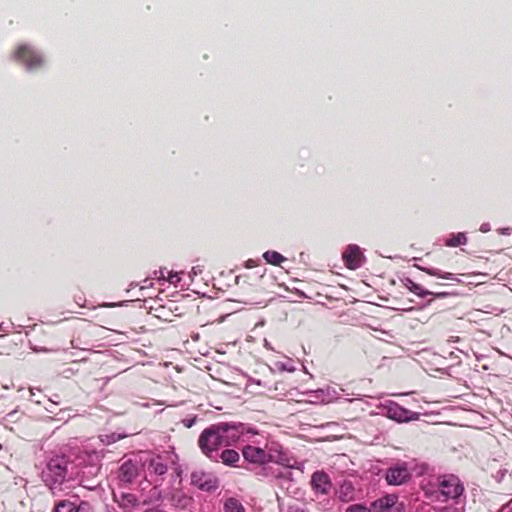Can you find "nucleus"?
I'll return each instance as SVG.
<instances>
[{
  "instance_id": "obj_1",
  "label": "nucleus",
  "mask_w": 512,
  "mask_h": 512,
  "mask_svg": "<svg viewBox=\"0 0 512 512\" xmlns=\"http://www.w3.org/2000/svg\"><path fill=\"white\" fill-rule=\"evenodd\" d=\"M240 439L237 429L228 423L212 424L198 437L201 452L210 460H216L222 448L235 445Z\"/></svg>"
},
{
  "instance_id": "obj_2",
  "label": "nucleus",
  "mask_w": 512,
  "mask_h": 512,
  "mask_svg": "<svg viewBox=\"0 0 512 512\" xmlns=\"http://www.w3.org/2000/svg\"><path fill=\"white\" fill-rule=\"evenodd\" d=\"M439 492L443 496L442 501L456 499L462 495L464 487L455 475H445L439 478Z\"/></svg>"
},
{
  "instance_id": "obj_3",
  "label": "nucleus",
  "mask_w": 512,
  "mask_h": 512,
  "mask_svg": "<svg viewBox=\"0 0 512 512\" xmlns=\"http://www.w3.org/2000/svg\"><path fill=\"white\" fill-rule=\"evenodd\" d=\"M16 61L23 63L28 70H34L42 66L43 59L34 49L26 44L19 45L14 51Z\"/></svg>"
},
{
  "instance_id": "obj_4",
  "label": "nucleus",
  "mask_w": 512,
  "mask_h": 512,
  "mask_svg": "<svg viewBox=\"0 0 512 512\" xmlns=\"http://www.w3.org/2000/svg\"><path fill=\"white\" fill-rule=\"evenodd\" d=\"M411 479V473L406 463L390 466L385 471V480L389 485L399 486Z\"/></svg>"
},
{
  "instance_id": "obj_5",
  "label": "nucleus",
  "mask_w": 512,
  "mask_h": 512,
  "mask_svg": "<svg viewBox=\"0 0 512 512\" xmlns=\"http://www.w3.org/2000/svg\"><path fill=\"white\" fill-rule=\"evenodd\" d=\"M191 484L202 491L211 492L219 487V480L210 472L195 470L191 473Z\"/></svg>"
},
{
  "instance_id": "obj_6",
  "label": "nucleus",
  "mask_w": 512,
  "mask_h": 512,
  "mask_svg": "<svg viewBox=\"0 0 512 512\" xmlns=\"http://www.w3.org/2000/svg\"><path fill=\"white\" fill-rule=\"evenodd\" d=\"M242 455L245 461L256 465H264L272 460V456L264 448L253 445L244 446Z\"/></svg>"
},
{
  "instance_id": "obj_7",
  "label": "nucleus",
  "mask_w": 512,
  "mask_h": 512,
  "mask_svg": "<svg viewBox=\"0 0 512 512\" xmlns=\"http://www.w3.org/2000/svg\"><path fill=\"white\" fill-rule=\"evenodd\" d=\"M170 464H172V461L167 455H154L145 462L149 475H155L157 477L165 475L168 472Z\"/></svg>"
},
{
  "instance_id": "obj_8",
  "label": "nucleus",
  "mask_w": 512,
  "mask_h": 512,
  "mask_svg": "<svg viewBox=\"0 0 512 512\" xmlns=\"http://www.w3.org/2000/svg\"><path fill=\"white\" fill-rule=\"evenodd\" d=\"M342 258L345 265L351 270L361 267L364 259L360 248L356 245H349L344 251Z\"/></svg>"
},
{
  "instance_id": "obj_9",
  "label": "nucleus",
  "mask_w": 512,
  "mask_h": 512,
  "mask_svg": "<svg viewBox=\"0 0 512 512\" xmlns=\"http://www.w3.org/2000/svg\"><path fill=\"white\" fill-rule=\"evenodd\" d=\"M311 487L316 493L326 495L329 493L332 483L330 477L323 471H316L311 477Z\"/></svg>"
},
{
  "instance_id": "obj_10",
  "label": "nucleus",
  "mask_w": 512,
  "mask_h": 512,
  "mask_svg": "<svg viewBox=\"0 0 512 512\" xmlns=\"http://www.w3.org/2000/svg\"><path fill=\"white\" fill-rule=\"evenodd\" d=\"M168 499L172 506L179 509H187L193 504V498L181 489L172 490Z\"/></svg>"
},
{
  "instance_id": "obj_11",
  "label": "nucleus",
  "mask_w": 512,
  "mask_h": 512,
  "mask_svg": "<svg viewBox=\"0 0 512 512\" xmlns=\"http://www.w3.org/2000/svg\"><path fill=\"white\" fill-rule=\"evenodd\" d=\"M240 459V454L236 450L226 447L217 455L214 461L221 462L229 467H239Z\"/></svg>"
},
{
  "instance_id": "obj_12",
  "label": "nucleus",
  "mask_w": 512,
  "mask_h": 512,
  "mask_svg": "<svg viewBox=\"0 0 512 512\" xmlns=\"http://www.w3.org/2000/svg\"><path fill=\"white\" fill-rule=\"evenodd\" d=\"M138 476V467L132 461L124 462L119 469V478L121 481L131 483Z\"/></svg>"
},
{
  "instance_id": "obj_13",
  "label": "nucleus",
  "mask_w": 512,
  "mask_h": 512,
  "mask_svg": "<svg viewBox=\"0 0 512 512\" xmlns=\"http://www.w3.org/2000/svg\"><path fill=\"white\" fill-rule=\"evenodd\" d=\"M398 500V496L395 494H387L371 504L373 512H387Z\"/></svg>"
},
{
  "instance_id": "obj_14",
  "label": "nucleus",
  "mask_w": 512,
  "mask_h": 512,
  "mask_svg": "<svg viewBox=\"0 0 512 512\" xmlns=\"http://www.w3.org/2000/svg\"><path fill=\"white\" fill-rule=\"evenodd\" d=\"M48 470L53 474L56 481L63 480L66 476V467L60 460H51L48 464Z\"/></svg>"
},
{
  "instance_id": "obj_15",
  "label": "nucleus",
  "mask_w": 512,
  "mask_h": 512,
  "mask_svg": "<svg viewBox=\"0 0 512 512\" xmlns=\"http://www.w3.org/2000/svg\"><path fill=\"white\" fill-rule=\"evenodd\" d=\"M115 501L118 503L119 507L123 508L124 510L133 508L138 503L137 497L131 493H122L120 500Z\"/></svg>"
},
{
  "instance_id": "obj_16",
  "label": "nucleus",
  "mask_w": 512,
  "mask_h": 512,
  "mask_svg": "<svg viewBox=\"0 0 512 512\" xmlns=\"http://www.w3.org/2000/svg\"><path fill=\"white\" fill-rule=\"evenodd\" d=\"M224 512H246L242 503L236 498H228L224 503Z\"/></svg>"
},
{
  "instance_id": "obj_17",
  "label": "nucleus",
  "mask_w": 512,
  "mask_h": 512,
  "mask_svg": "<svg viewBox=\"0 0 512 512\" xmlns=\"http://www.w3.org/2000/svg\"><path fill=\"white\" fill-rule=\"evenodd\" d=\"M467 243V237L465 233L459 232L457 234H452L449 238L446 239L445 245L449 247H458Z\"/></svg>"
},
{
  "instance_id": "obj_18",
  "label": "nucleus",
  "mask_w": 512,
  "mask_h": 512,
  "mask_svg": "<svg viewBox=\"0 0 512 512\" xmlns=\"http://www.w3.org/2000/svg\"><path fill=\"white\" fill-rule=\"evenodd\" d=\"M75 503L68 500H59L55 502L52 512H73Z\"/></svg>"
},
{
  "instance_id": "obj_19",
  "label": "nucleus",
  "mask_w": 512,
  "mask_h": 512,
  "mask_svg": "<svg viewBox=\"0 0 512 512\" xmlns=\"http://www.w3.org/2000/svg\"><path fill=\"white\" fill-rule=\"evenodd\" d=\"M264 259L272 265L279 266L286 258L277 251H267L263 255Z\"/></svg>"
},
{
  "instance_id": "obj_20",
  "label": "nucleus",
  "mask_w": 512,
  "mask_h": 512,
  "mask_svg": "<svg viewBox=\"0 0 512 512\" xmlns=\"http://www.w3.org/2000/svg\"><path fill=\"white\" fill-rule=\"evenodd\" d=\"M354 489L351 483H344L339 490V497L343 501H351L353 499Z\"/></svg>"
},
{
  "instance_id": "obj_21",
  "label": "nucleus",
  "mask_w": 512,
  "mask_h": 512,
  "mask_svg": "<svg viewBox=\"0 0 512 512\" xmlns=\"http://www.w3.org/2000/svg\"><path fill=\"white\" fill-rule=\"evenodd\" d=\"M423 270L430 276H434V277H438V278H442V279H446V280L453 279L452 273L442 272L441 270H439L437 268H425Z\"/></svg>"
},
{
  "instance_id": "obj_22",
  "label": "nucleus",
  "mask_w": 512,
  "mask_h": 512,
  "mask_svg": "<svg viewBox=\"0 0 512 512\" xmlns=\"http://www.w3.org/2000/svg\"><path fill=\"white\" fill-rule=\"evenodd\" d=\"M73 512H94V509L88 501L82 500L78 504H75Z\"/></svg>"
},
{
  "instance_id": "obj_23",
  "label": "nucleus",
  "mask_w": 512,
  "mask_h": 512,
  "mask_svg": "<svg viewBox=\"0 0 512 512\" xmlns=\"http://www.w3.org/2000/svg\"><path fill=\"white\" fill-rule=\"evenodd\" d=\"M387 512H406L405 505L403 502L397 500Z\"/></svg>"
},
{
  "instance_id": "obj_24",
  "label": "nucleus",
  "mask_w": 512,
  "mask_h": 512,
  "mask_svg": "<svg viewBox=\"0 0 512 512\" xmlns=\"http://www.w3.org/2000/svg\"><path fill=\"white\" fill-rule=\"evenodd\" d=\"M167 281L171 284L176 285L180 281V277L177 272H168Z\"/></svg>"
},
{
  "instance_id": "obj_25",
  "label": "nucleus",
  "mask_w": 512,
  "mask_h": 512,
  "mask_svg": "<svg viewBox=\"0 0 512 512\" xmlns=\"http://www.w3.org/2000/svg\"><path fill=\"white\" fill-rule=\"evenodd\" d=\"M346 512H368L367 509L360 505H352L350 506Z\"/></svg>"
},
{
  "instance_id": "obj_26",
  "label": "nucleus",
  "mask_w": 512,
  "mask_h": 512,
  "mask_svg": "<svg viewBox=\"0 0 512 512\" xmlns=\"http://www.w3.org/2000/svg\"><path fill=\"white\" fill-rule=\"evenodd\" d=\"M288 512H309V510L299 505H291L288 508Z\"/></svg>"
},
{
  "instance_id": "obj_27",
  "label": "nucleus",
  "mask_w": 512,
  "mask_h": 512,
  "mask_svg": "<svg viewBox=\"0 0 512 512\" xmlns=\"http://www.w3.org/2000/svg\"><path fill=\"white\" fill-rule=\"evenodd\" d=\"M164 277H165V276H164L163 272H162V271H160V276H159V278H164Z\"/></svg>"
}]
</instances>
